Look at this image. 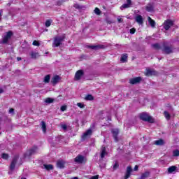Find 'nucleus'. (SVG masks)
I'll list each match as a JSON object with an SVG mask.
<instances>
[{"mask_svg":"<svg viewBox=\"0 0 179 179\" xmlns=\"http://www.w3.org/2000/svg\"><path fill=\"white\" fill-rule=\"evenodd\" d=\"M77 106L78 107H80V108H83L85 107V105L82 103H78Z\"/></svg>","mask_w":179,"mask_h":179,"instance_id":"obj_45","label":"nucleus"},{"mask_svg":"<svg viewBox=\"0 0 179 179\" xmlns=\"http://www.w3.org/2000/svg\"><path fill=\"white\" fill-rule=\"evenodd\" d=\"M155 143L157 146H162V145H164V141L163 139H159V140L155 141Z\"/></svg>","mask_w":179,"mask_h":179,"instance_id":"obj_27","label":"nucleus"},{"mask_svg":"<svg viewBox=\"0 0 179 179\" xmlns=\"http://www.w3.org/2000/svg\"><path fill=\"white\" fill-rule=\"evenodd\" d=\"M135 20L138 24H143V17H142V15H136L135 17Z\"/></svg>","mask_w":179,"mask_h":179,"instance_id":"obj_12","label":"nucleus"},{"mask_svg":"<svg viewBox=\"0 0 179 179\" xmlns=\"http://www.w3.org/2000/svg\"><path fill=\"white\" fill-rule=\"evenodd\" d=\"M140 119H141L142 121H145V122H150V124H153V122H155V119H153V117L149 115V114L147 113H141Z\"/></svg>","mask_w":179,"mask_h":179,"instance_id":"obj_1","label":"nucleus"},{"mask_svg":"<svg viewBox=\"0 0 179 179\" xmlns=\"http://www.w3.org/2000/svg\"><path fill=\"white\" fill-rule=\"evenodd\" d=\"M32 44H33V45H35L36 47H40V43H38V41H34Z\"/></svg>","mask_w":179,"mask_h":179,"instance_id":"obj_42","label":"nucleus"},{"mask_svg":"<svg viewBox=\"0 0 179 179\" xmlns=\"http://www.w3.org/2000/svg\"><path fill=\"white\" fill-rule=\"evenodd\" d=\"M21 179H26V178H22Z\"/></svg>","mask_w":179,"mask_h":179,"instance_id":"obj_57","label":"nucleus"},{"mask_svg":"<svg viewBox=\"0 0 179 179\" xmlns=\"http://www.w3.org/2000/svg\"><path fill=\"white\" fill-rule=\"evenodd\" d=\"M62 129H64V131H66V129H68V127L66 126V124H62Z\"/></svg>","mask_w":179,"mask_h":179,"instance_id":"obj_48","label":"nucleus"},{"mask_svg":"<svg viewBox=\"0 0 179 179\" xmlns=\"http://www.w3.org/2000/svg\"><path fill=\"white\" fill-rule=\"evenodd\" d=\"M8 157H9V155L6 153H3L1 155V158L4 159V160H8Z\"/></svg>","mask_w":179,"mask_h":179,"instance_id":"obj_35","label":"nucleus"},{"mask_svg":"<svg viewBox=\"0 0 179 179\" xmlns=\"http://www.w3.org/2000/svg\"><path fill=\"white\" fill-rule=\"evenodd\" d=\"M99 167H101V169L106 167V162L103 159H99Z\"/></svg>","mask_w":179,"mask_h":179,"instance_id":"obj_32","label":"nucleus"},{"mask_svg":"<svg viewBox=\"0 0 179 179\" xmlns=\"http://www.w3.org/2000/svg\"><path fill=\"white\" fill-rule=\"evenodd\" d=\"M139 169V166H138V165H136L135 166H134V171H138V169Z\"/></svg>","mask_w":179,"mask_h":179,"instance_id":"obj_51","label":"nucleus"},{"mask_svg":"<svg viewBox=\"0 0 179 179\" xmlns=\"http://www.w3.org/2000/svg\"><path fill=\"white\" fill-rule=\"evenodd\" d=\"M74 8L76 9H82V6H80V5L76 3V4H74Z\"/></svg>","mask_w":179,"mask_h":179,"instance_id":"obj_44","label":"nucleus"},{"mask_svg":"<svg viewBox=\"0 0 179 179\" xmlns=\"http://www.w3.org/2000/svg\"><path fill=\"white\" fill-rule=\"evenodd\" d=\"M127 8H129V6L127 3H124L120 7V9L122 10L123 9H127Z\"/></svg>","mask_w":179,"mask_h":179,"instance_id":"obj_40","label":"nucleus"},{"mask_svg":"<svg viewBox=\"0 0 179 179\" xmlns=\"http://www.w3.org/2000/svg\"><path fill=\"white\" fill-rule=\"evenodd\" d=\"M94 13H96V15H101V11L100 10V9L99 8H95Z\"/></svg>","mask_w":179,"mask_h":179,"instance_id":"obj_37","label":"nucleus"},{"mask_svg":"<svg viewBox=\"0 0 179 179\" xmlns=\"http://www.w3.org/2000/svg\"><path fill=\"white\" fill-rule=\"evenodd\" d=\"M135 31H136V29L135 28H132L130 29L131 34H135Z\"/></svg>","mask_w":179,"mask_h":179,"instance_id":"obj_46","label":"nucleus"},{"mask_svg":"<svg viewBox=\"0 0 179 179\" xmlns=\"http://www.w3.org/2000/svg\"><path fill=\"white\" fill-rule=\"evenodd\" d=\"M29 55L32 59H36L37 57H40V55L38 54V52H34V51H31L29 52Z\"/></svg>","mask_w":179,"mask_h":179,"instance_id":"obj_18","label":"nucleus"},{"mask_svg":"<svg viewBox=\"0 0 179 179\" xmlns=\"http://www.w3.org/2000/svg\"><path fill=\"white\" fill-rule=\"evenodd\" d=\"M17 61H22V57H17Z\"/></svg>","mask_w":179,"mask_h":179,"instance_id":"obj_54","label":"nucleus"},{"mask_svg":"<svg viewBox=\"0 0 179 179\" xmlns=\"http://www.w3.org/2000/svg\"><path fill=\"white\" fill-rule=\"evenodd\" d=\"M153 48H155V50L160 49V45L159 43H155L152 45Z\"/></svg>","mask_w":179,"mask_h":179,"instance_id":"obj_38","label":"nucleus"},{"mask_svg":"<svg viewBox=\"0 0 179 179\" xmlns=\"http://www.w3.org/2000/svg\"><path fill=\"white\" fill-rule=\"evenodd\" d=\"M131 173H132V168L127 166L124 179H128L129 177H131Z\"/></svg>","mask_w":179,"mask_h":179,"instance_id":"obj_13","label":"nucleus"},{"mask_svg":"<svg viewBox=\"0 0 179 179\" xmlns=\"http://www.w3.org/2000/svg\"><path fill=\"white\" fill-rule=\"evenodd\" d=\"M85 100H86L87 101L94 100V97L92 94H87L85 96Z\"/></svg>","mask_w":179,"mask_h":179,"instance_id":"obj_30","label":"nucleus"},{"mask_svg":"<svg viewBox=\"0 0 179 179\" xmlns=\"http://www.w3.org/2000/svg\"><path fill=\"white\" fill-rule=\"evenodd\" d=\"M71 179H79V178H78V177H73V178H72Z\"/></svg>","mask_w":179,"mask_h":179,"instance_id":"obj_56","label":"nucleus"},{"mask_svg":"<svg viewBox=\"0 0 179 179\" xmlns=\"http://www.w3.org/2000/svg\"><path fill=\"white\" fill-rule=\"evenodd\" d=\"M108 153L107 151H106V147H102L101 152V159H103L106 156H107Z\"/></svg>","mask_w":179,"mask_h":179,"instance_id":"obj_19","label":"nucleus"},{"mask_svg":"<svg viewBox=\"0 0 179 179\" xmlns=\"http://www.w3.org/2000/svg\"><path fill=\"white\" fill-rule=\"evenodd\" d=\"M0 17H1V13H0Z\"/></svg>","mask_w":179,"mask_h":179,"instance_id":"obj_58","label":"nucleus"},{"mask_svg":"<svg viewBox=\"0 0 179 179\" xmlns=\"http://www.w3.org/2000/svg\"><path fill=\"white\" fill-rule=\"evenodd\" d=\"M48 104H51V103H54V99L52 98H47L45 101Z\"/></svg>","mask_w":179,"mask_h":179,"instance_id":"obj_34","label":"nucleus"},{"mask_svg":"<svg viewBox=\"0 0 179 179\" xmlns=\"http://www.w3.org/2000/svg\"><path fill=\"white\" fill-rule=\"evenodd\" d=\"M19 159V156H15L11 162L10 165V170L13 171L15 170V167H16V164L17 163V159Z\"/></svg>","mask_w":179,"mask_h":179,"instance_id":"obj_7","label":"nucleus"},{"mask_svg":"<svg viewBox=\"0 0 179 179\" xmlns=\"http://www.w3.org/2000/svg\"><path fill=\"white\" fill-rule=\"evenodd\" d=\"M83 75H85L83 70L77 71L75 74V77H74L75 80H80V79H82V77L83 76Z\"/></svg>","mask_w":179,"mask_h":179,"instance_id":"obj_9","label":"nucleus"},{"mask_svg":"<svg viewBox=\"0 0 179 179\" xmlns=\"http://www.w3.org/2000/svg\"><path fill=\"white\" fill-rule=\"evenodd\" d=\"M142 82V77H136L129 80L130 85H138Z\"/></svg>","mask_w":179,"mask_h":179,"instance_id":"obj_10","label":"nucleus"},{"mask_svg":"<svg viewBox=\"0 0 179 179\" xmlns=\"http://www.w3.org/2000/svg\"><path fill=\"white\" fill-rule=\"evenodd\" d=\"M63 139H64V136H59L57 137H55V142H56V143H62Z\"/></svg>","mask_w":179,"mask_h":179,"instance_id":"obj_26","label":"nucleus"},{"mask_svg":"<svg viewBox=\"0 0 179 179\" xmlns=\"http://www.w3.org/2000/svg\"><path fill=\"white\" fill-rule=\"evenodd\" d=\"M60 110H61V111H66V106H62L60 108Z\"/></svg>","mask_w":179,"mask_h":179,"instance_id":"obj_47","label":"nucleus"},{"mask_svg":"<svg viewBox=\"0 0 179 179\" xmlns=\"http://www.w3.org/2000/svg\"><path fill=\"white\" fill-rule=\"evenodd\" d=\"M111 134L114 138L115 142H118V134H120V130L118 129H112Z\"/></svg>","mask_w":179,"mask_h":179,"instance_id":"obj_8","label":"nucleus"},{"mask_svg":"<svg viewBox=\"0 0 179 179\" xmlns=\"http://www.w3.org/2000/svg\"><path fill=\"white\" fill-rule=\"evenodd\" d=\"M59 76H55L52 80H51V83L53 84V86H55L58 82H59Z\"/></svg>","mask_w":179,"mask_h":179,"instance_id":"obj_14","label":"nucleus"},{"mask_svg":"<svg viewBox=\"0 0 179 179\" xmlns=\"http://www.w3.org/2000/svg\"><path fill=\"white\" fill-rule=\"evenodd\" d=\"M37 153V148H33L30 150H27L26 153L24 154V157H30L33 156V155H36Z\"/></svg>","mask_w":179,"mask_h":179,"instance_id":"obj_4","label":"nucleus"},{"mask_svg":"<svg viewBox=\"0 0 179 179\" xmlns=\"http://www.w3.org/2000/svg\"><path fill=\"white\" fill-rule=\"evenodd\" d=\"M174 25V22H173V20H166L164 21L163 26H164V29L166 30H169L170 27H171V26Z\"/></svg>","mask_w":179,"mask_h":179,"instance_id":"obj_5","label":"nucleus"},{"mask_svg":"<svg viewBox=\"0 0 179 179\" xmlns=\"http://www.w3.org/2000/svg\"><path fill=\"white\" fill-rule=\"evenodd\" d=\"M118 23H122L124 22V20L122 18H117Z\"/></svg>","mask_w":179,"mask_h":179,"instance_id":"obj_50","label":"nucleus"},{"mask_svg":"<svg viewBox=\"0 0 179 179\" xmlns=\"http://www.w3.org/2000/svg\"><path fill=\"white\" fill-rule=\"evenodd\" d=\"M120 167V165L118 164V162H115L113 164V170H117Z\"/></svg>","mask_w":179,"mask_h":179,"instance_id":"obj_41","label":"nucleus"},{"mask_svg":"<svg viewBox=\"0 0 179 179\" xmlns=\"http://www.w3.org/2000/svg\"><path fill=\"white\" fill-rule=\"evenodd\" d=\"M43 167L48 171L52 170L54 169V166L52 164H43Z\"/></svg>","mask_w":179,"mask_h":179,"instance_id":"obj_29","label":"nucleus"},{"mask_svg":"<svg viewBox=\"0 0 179 179\" xmlns=\"http://www.w3.org/2000/svg\"><path fill=\"white\" fill-rule=\"evenodd\" d=\"M65 40V35L62 36H57L54 38L52 47H59L62 44V41Z\"/></svg>","mask_w":179,"mask_h":179,"instance_id":"obj_3","label":"nucleus"},{"mask_svg":"<svg viewBox=\"0 0 179 179\" xmlns=\"http://www.w3.org/2000/svg\"><path fill=\"white\" fill-rule=\"evenodd\" d=\"M162 50L164 54H171L173 52V47L164 44L163 45Z\"/></svg>","mask_w":179,"mask_h":179,"instance_id":"obj_6","label":"nucleus"},{"mask_svg":"<svg viewBox=\"0 0 179 179\" xmlns=\"http://www.w3.org/2000/svg\"><path fill=\"white\" fill-rule=\"evenodd\" d=\"M131 3V0H127V5L130 6Z\"/></svg>","mask_w":179,"mask_h":179,"instance_id":"obj_53","label":"nucleus"},{"mask_svg":"<svg viewBox=\"0 0 179 179\" xmlns=\"http://www.w3.org/2000/svg\"><path fill=\"white\" fill-rule=\"evenodd\" d=\"M13 36V32L12 31H8L6 32L2 38L1 44H8L12 36Z\"/></svg>","mask_w":179,"mask_h":179,"instance_id":"obj_2","label":"nucleus"},{"mask_svg":"<svg viewBox=\"0 0 179 179\" xmlns=\"http://www.w3.org/2000/svg\"><path fill=\"white\" fill-rule=\"evenodd\" d=\"M174 171H177V166H171V167L168 168V173L169 174L174 173Z\"/></svg>","mask_w":179,"mask_h":179,"instance_id":"obj_23","label":"nucleus"},{"mask_svg":"<svg viewBox=\"0 0 179 179\" xmlns=\"http://www.w3.org/2000/svg\"><path fill=\"white\" fill-rule=\"evenodd\" d=\"M87 48H90L91 50H101L106 48V46L104 45H88Z\"/></svg>","mask_w":179,"mask_h":179,"instance_id":"obj_11","label":"nucleus"},{"mask_svg":"<svg viewBox=\"0 0 179 179\" xmlns=\"http://www.w3.org/2000/svg\"><path fill=\"white\" fill-rule=\"evenodd\" d=\"M57 166L59 169H64V167H65V162H64V160H59V161H57Z\"/></svg>","mask_w":179,"mask_h":179,"instance_id":"obj_20","label":"nucleus"},{"mask_svg":"<svg viewBox=\"0 0 179 179\" xmlns=\"http://www.w3.org/2000/svg\"><path fill=\"white\" fill-rule=\"evenodd\" d=\"M41 126L43 131L44 132V134H45V132H47V125L45 124V122L42 121L41 122Z\"/></svg>","mask_w":179,"mask_h":179,"instance_id":"obj_24","label":"nucleus"},{"mask_svg":"<svg viewBox=\"0 0 179 179\" xmlns=\"http://www.w3.org/2000/svg\"><path fill=\"white\" fill-rule=\"evenodd\" d=\"M164 115L166 117V120H170V118H171V115H170V113H169V112H167V110H165L164 112Z\"/></svg>","mask_w":179,"mask_h":179,"instance_id":"obj_33","label":"nucleus"},{"mask_svg":"<svg viewBox=\"0 0 179 179\" xmlns=\"http://www.w3.org/2000/svg\"><path fill=\"white\" fill-rule=\"evenodd\" d=\"M145 10L147 12H153V10H155V7L153 6V4L152 3H148L146 6H145Z\"/></svg>","mask_w":179,"mask_h":179,"instance_id":"obj_17","label":"nucleus"},{"mask_svg":"<svg viewBox=\"0 0 179 179\" xmlns=\"http://www.w3.org/2000/svg\"><path fill=\"white\" fill-rule=\"evenodd\" d=\"M149 176H150V172L149 171H145L143 173H142L141 178V179H145L148 178L149 177Z\"/></svg>","mask_w":179,"mask_h":179,"instance_id":"obj_25","label":"nucleus"},{"mask_svg":"<svg viewBox=\"0 0 179 179\" xmlns=\"http://www.w3.org/2000/svg\"><path fill=\"white\" fill-rule=\"evenodd\" d=\"M128 59V55L127 54H123L121 57L120 61L122 62H127Z\"/></svg>","mask_w":179,"mask_h":179,"instance_id":"obj_28","label":"nucleus"},{"mask_svg":"<svg viewBox=\"0 0 179 179\" xmlns=\"http://www.w3.org/2000/svg\"><path fill=\"white\" fill-rule=\"evenodd\" d=\"M9 113H10V114H15V109H13V108H10V110H9Z\"/></svg>","mask_w":179,"mask_h":179,"instance_id":"obj_49","label":"nucleus"},{"mask_svg":"<svg viewBox=\"0 0 179 179\" xmlns=\"http://www.w3.org/2000/svg\"><path fill=\"white\" fill-rule=\"evenodd\" d=\"M155 71L154 70L152 69H146V72L145 73V76H153V75H155Z\"/></svg>","mask_w":179,"mask_h":179,"instance_id":"obj_21","label":"nucleus"},{"mask_svg":"<svg viewBox=\"0 0 179 179\" xmlns=\"http://www.w3.org/2000/svg\"><path fill=\"white\" fill-rule=\"evenodd\" d=\"M3 93V90L2 88H0V94Z\"/></svg>","mask_w":179,"mask_h":179,"instance_id":"obj_55","label":"nucleus"},{"mask_svg":"<svg viewBox=\"0 0 179 179\" xmlns=\"http://www.w3.org/2000/svg\"><path fill=\"white\" fill-rule=\"evenodd\" d=\"M51 79V76L50 75H47L45 76L43 82L45 83H50V80Z\"/></svg>","mask_w":179,"mask_h":179,"instance_id":"obj_31","label":"nucleus"},{"mask_svg":"<svg viewBox=\"0 0 179 179\" xmlns=\"http://www.w3.org/2000/svg\"><path fill=\"white\" fill-rule=\"evenodd\" d=\"M148 20L149 24H150L151 27L155 28L156 27V22L155 20H152L150 17H148Z\"/></svg>","mask_w":179,"mask_h":179,"instance_id":"obj_22","label":"nucleus"},{"mask_svg":"<svg viewBox=\"0 0 179 179\" xmlns=\"http://www.w3.org/2000/svg\"><path fill=\"white\" fill-rule=\"evenodd\" d=\"M52 21L50 20H46L45 25L46 27H50L51 26Z\"/></svg>","mask_w":179,"mask_h":179,"instance_id":"obj_36","label":"nucleus"},{"mask_svg":"<svg viewBox=\"0 0 179 179\" xmlns=\"http://www.w3.org/2000/svg\"><path fill=\"white\" fill-rule=\"evenodd\" d=\"M92 131L91 130V129L87 130L82 136L83 141H85L86 138H87V136H90V135H92Z\"/></svg>","mask_w":179,"mask_h":179,"instance_id":"obj_15","label":"nucleus"},{"mask_svg":"<svg viewBox=\"0 0 179 179\" xmlns=\"http://www.w3.org/2000/svg\"><path fill=\"white\" fill-rule=\"evenodd\" d=\"M91 179H99V176H92Z\"/></svg>","mask_w":179,"mask_h":179,"instance_id":"obj_52","label":"nucleus"},{"mask_svg":"<svg viewBox=\"0 0 179 179\" xmlns=\"http://www.w3.org/2000/svg\"><path fill=\"white\" fill-rule=\"evenodd\" d=\"M106 23H108V24H111V23H114V22H113L111 20H110V18L107 17L106 19Z\"/></svg>","mask_w":179,"mask_h":179,"instance_id":"obj_43","label":"nucleus"},{"mask_svg":"<svg viewBox=\"0 0 179 179\" xmlns=\"http://www.w3.org/2000/svg\"><path fill=\"white\" fill-rule=\"evenodd\" d=\"M83 160H85V157L82 155H78L75 158V162L76 163H80L82 164L83 163Z\"/></svg>","mask_w":179,"mask_h":179,"instance_id":"obj_16","label":"nucleus"},{"mask_svg":"<svg viewBox=\"0 0 179 179\" xmlns=\"http://www.w3.org/2000/svg\"><path fill=\"white\" fill-rule=\"evenodd\" d=\"M173 156L175 157H178L179 156V150H173Z\"/></svg>","mask_w":179,"mask_h":179,"instance_id":"obj_39","label":"nucleus"}]
</instances>
